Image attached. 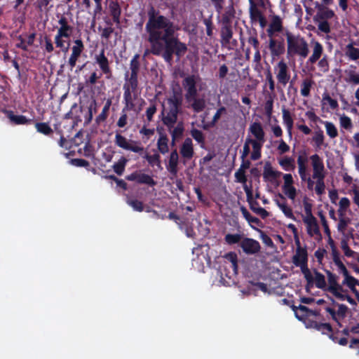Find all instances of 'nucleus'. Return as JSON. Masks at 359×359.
<instances>
[{
    "label": "nucleus",
    "instance_id": "nucleus-35",
    "mask_svg": "<svg viewBox=\"0 0 359 359\" xmlns=\"http://www.w3.org/2000/svg\"><path fill=\"white\" fill-rule=\"evenodd\" d=\"M278 163L285 171L294 170L295 168L294 159L292 157L284 156L278 160Z\"/></svg>",
    "mask_w": 359,
    "mask_h": 359
},
{
    "label": "nucleus",
    "instance_id": "nucleus-37",
    "mask_svg": "<svg viewBox=\"0 0 359 359\" xmlns=\"http://www.w3.org/2000/svg\"><path fill=\"white\" fill-rule=\"evenodd\" d=\"M183 97L181 90L174 91L172 96L168 98L167 104L182 107Z\"/></svg>",
    "mask_w": 359,
    "mask_h": 359
},
{
    "label": "nucleus",
    "instance_id": "nucleus-2",
    "mask_svg": "<svg viewBox=\"0 0 359 359\" xmlns=\"http://www.w3.org/2000/svg\"><path fill=\"white\" fill-rule=\"evenodd\" d=\"M287 57L288 59L298 55L306 58L309 53V44L305 39L299 35H294L291 32H286Z\"/></svg>",
    "mask_w": 359,
    "mask_h": 359
},
{
    "label": "nucleus",
    "instance_id": "nucleus-3",
    "mask_svg": "<svg viewBox=\"0 0 359 359\" xmlns=\"http://www.w3.org/2000/svg\"><path fill=\"white\" fill-rule=\"evenodd\" d=\"M315 5L317 12L313 16V21L318 23V28L320 32L328 34L331 32L328 20L333 18L335 13L332 9L323 4H320L318 1L316 2Z\"/></svg>",
    "mask_w": 359,
    "mask_h": 359
},
{
    "label": "nucleus",
    "instance_id": "nucleus-13",
    "mask_svg": "<svg viewBox=\"0 0 359 359\" xmlns=\"http://www.w3.org/2000/svg\"><path fill=\"white\" fill-rule=\"evenodd\" d=\"M269 48L273 58L279 57L285 51V46L283 40L278 41L270 38L269 41Z\"/></svg>",
    "mask_w": 359,
    "mask_h": 359
},
{
    "label": "nucleus",
    "instance_id": "nucleus-50",
    "mask_svg": "<svg viewBox=\"0 0 359 359\" xmlns=\"http://www.w3.org/2000/svg\"><path fill=\"white\" fill-rule=\"evenodd\" d=\"M190 134L191 137L199 144L203 145L205 144V135L202 131L196 129L192 128L190 131Z\"/></svg>",
    "mask_w": 359,
    "mask_h": 359
},
{
    "label": "nucleus",
    "instance_id": "nucleus-28",
    "mask_svg": "<svg viewBox=\"0 0 359 359\" xmlns=\"http://www.w3.org/2000/svg\"><path fill=\"white\" fill-rule=\"evenodd\" d=\"M323 53V45L318 41L313 42V53L307 60V63L314 64L320 60Z\"/></svg>",
    "mask_w": 359,
    "mask_h": 359
},
{
    "label": "nucleus",
    "instance_id": "nucleus-24",
    "mask_svg": "<svg viewBox=\"0 0 359 359\" xmlns=\"http://www.w3.org/2000/svg\"><path fill=\"white\" fill-rule=\"evenodd\" d=\"M327 277L329 285L326 287V290L332 293L336 290H342V285L338 283V276L329 270H325Z\"/></svg>",
    "mask_w": 359,
    "mask_h": 359
},
{
    "label": "nucleus",
    "instance_id": "nucleus-42",
    "mask_svg": "<svg viewBox=\"0 0 359 359\" xmlns=\"http://www.w3.org/2000/svg\"><path fill=\"white\" fill-rule=\"evenodd\" d=\"M35 128L36 131L41 134L44 135H50L53 134V130L48 124V123L46 122H36L35 123Z\"/></svg>",
    "mask_w": 359,
    "mask_h": 359
},
{
    "label": "nucleus",
    "instance_id": "nucleus-18",
    "mask_svg": "<svg viewBox=\"0 0 359 359\" xmlns=\"http://www.w3.org/2000/svg\"><path fill=\"white\" fill-rule=\"evenodd\" d=\"M249 131L262 146L265 142V133L260 122H253L249 128Z\"/></svg>",
    "mask_w": 359,
    "mask_h": 359
},
{
    "label": "nucleus",
    "instance_id": "nucleus-33",
    "mask_svg": "<svg viewBox=\"0 0 359 359\" xmlns=\"http://www.w3.org/2000/svg\"><path fill=\"white\" fill-rule=\"evenodd\" d=\"M283 123L285 125L288 133L290 136H292V130L293 128L294 121L291 116L290 111L285 108H283Z\"/></svg>",
    "mask_w": 359,
    "mask_h": 359
},
{
    "label": "nucleus",
    "instance_id": "nucleus-29",
    "mask_svg": "<svg viewBox=\"0 0 359 359\" xmlns=\"http://www.w3.org/2000/svg\"><path fill=\"white\" fill-rule=\"evenodd\" d=\"M308 262V252L306 248H297L295 254L292 257V263L297 264L299 263Z\"/></svg>",
    "mask_w": 359,
    "mask_h": 359
},
{
    "label": "nucleus",
    "instance_id": "nucleus-60",
    "mask_svg": "<svg viewBox=\"0 0 359 359\" xmlns=\"http://www.w3.org/2000/svg\"><path fill=\"white\" fill-rule=\"evenodd\" d=\"M348 55L352 60H356L359 59V48H355L351 44L347 46Z\"/></svg>",
    "mask_w": 359,
    "mask_h": 359
},
{
    "label": "nucleus",
    "instance_id": "nucleus-55",
    "mask_svg": "<svg viewBox=\"0 0 359 359\" xmlns=\"http://www.w3.org/2000/svg\"><path fill=\"white\" fill-rule=\"evenodd\" d=\"M144 158L147 161L150 165H156L160 166L161 165V156L158 153H155L153 155L146 154Z\"/></svg>",
    "mask_w": 359,
    "mask_h": 359
},
{
    "label": "nucleus",
    "instance_id": "nucleus-46",
    "mask_svg": "<svg viewBox=\"0 0 359 359\" xmlns=\"http://www.w3.org/2000/svg\"><path fill=\"white\" fill-rule=\"evenodd\" d=\"M276 204L282 210L285 217L296 221V217H294L292 212V210L290 207L287 206L285 203H280L278 200L276 201Z\"/></svg>",
    "mask_w": 359,
    "mask_h": 359
},
{
    "label": "nucleus",
    "instance_id": "nucleus-59",
    "mask_svg": "<svg viewBox=\"0 0 359 359\" xmlns=\"http://www.w3.org/2000/svg\"><path fill=\"white\" fill-rule=\"evenodd\" d=\"M317 330L322 332L323 334L330 335L333 330L330 323H320L318 327H317Z\"/></svg>",
    "mask_w": 359,
    "mask_h": 359
},
{
    "label": "nucleus",
    "instance_id": "nucleus-51",
    "mask_svg": "<svg viewBox=\"0 0 359 359\" xmlns=\"http://www.w3.org/2000/svg\"><path fill=\"white\" fill-rule=\"evenodd\" d=\"M264 109L265 114L270 118L272 115L273 109V97L272 95H270L269 98L266 100L264 104Z\"/></svg>",
    "mask_w": 359,
    "mask_h": 359
},
{
    "label": "nucleus",
    "instance_id": "nucleus-20",
    "mask_svg": "<svg viewBox=\"0 0 359 359\" xmlns=\"http://www.w3.org/2000/svg\"><path fill=\"white\" fill-rule=\"evenodd\" d=\"M108 10L114 23L119 25L121 23L120 18L121 8L117 1L110 0L109 1Z\"/></svg>",
    "mask_w": 359,
    "mask_h": 359
},
{
    "label": "nucleus",
    "instance_id": "nucleus-32",
    "mask_svg": "<svg viewBox=\"0 0 359 359\" xmlns=\"http://www.w3.org/2000/svg\"><path fill=\"white\" fill-rule=\"evenodd\" d=\"M111 104H112L111 99V98L107 99L104 104V107L102 108L101 113L95 118V122L97 124L104 122L107 120V118L109 116V111L110 107L111 106Z\"/></svg>",
    "mask_w": 359,
    "mask_h": 359
},
{
    "label": "nucleus",
    "instance_id": "nucleus-6",
    "mask_svg": "<svg viewBox=\"0 0 359 359\" xmlns=\"http://www.w3.org/2000/svg\"><path fill=\"white\" fill-rule=\"evenodd\" d=\"M72 53L67 61V65L70 69L76 67V62L85 50L83 42L81 39H78L74 41V45L72 48Z\"/></svg>",
    "mask_w": 359,
    "mask_h": 359
},
{
    "label": "nucleus",
    "instance_id": "nucleus-17",
    "mask_svg": "<svg viewBox=\"0 0 359 359\" xmlns=\"http://www.w3.org/2000/svg\"><path fill=\"white\" fill-rule=\"evenodd\" d=\"M3 112L6 115L7 118L15 125H29L33 123L34 120L27 118L23 115H15L13 111L4 109Z\"/></svg>",
    "mask_w": 359,
    "mask_h": 359
},
{
    "label": "nucleus",
    "instance_id": "nucleus-25",
    "mask_svg": "<svg viewBox=\"0 0 359 359\" xmlns=\"http://www.w3.org/2000/svg\"><path fill=\"white\" fill-rule=\"evenodd\" d=\"M240 210H241V212L243 217L248 221V222L249 223L250 226L254 229L259 231L256 226H254V224L257 226L262 227L263 224L261 222V220L257 217H253L248 212V210H247V208L245 207L241 206Z\"/></svg>",
    "mask_w": 359,
    "mask_h": 359
},
{
    "label": "nucleus",
    "instance_id": "nucleus-4",
    "mask_svg": "<svg viewBox=\"0 0 359 359\" xmlns=\"http://www.w3.org/2000/svg\"><path fill=\"white\" fill-rule=\"evenodd\" d=\"M182 113V107L168 104V109L161 111L163 123L170 130L177 122L178 115Z\"/></svg>",
    "mask_w": 359,
    "mask_h": 359
},
{
    "label": "nucleus",
    "instance_id": "nucleus-22",
    "mask_svg": "<svg viewBox=\"0 0 359 359\" xmlns=\"http://www.w3.org/2000/svg\"><path fill=\"white\" fill-rule=\"evenodd\" d=\"M308 157L306 152L299 154L297 158L298 172L302 181H305L307 173Z\"/></svg>",
    "mask_w": 359,
    "mask_h": 359
},
{
    "label": "nucleus",
    "instance_id": "nucleus-36",
    "mask_svg": "<svg viewBox=\"0 0 359 359\" xmlns=\"http://www.w3.org/2000/svg\"><path fill=\"white\" fill-rule=\"evenodd\" d=\"M125 79L126 83L124 84H127L128 86L131 87L133 90L138 89V73L130 72L129 76L128 72H126Z\"/></svg>",
    "mask_w": 359,
    "mask_h": 359
},
{
    "label": "nucleus",
    "instance_id": "nucleus-11",
    "mask_svg": "<svg viewBox=\"0 0 359 359\" xmlns=\"http://www.w3.org/2000/svg\"><path fill=\"white\" fill-rule=\"evenodd\" d=\"M310 159L313 167L312 178H325V166L322 158L316 154L311 156Z\"/></svg>",
    "mask_w": 359,
    "mask_h": 359
},
{
    "label": "nucleus",
    "instance_id": "nucleus-61",
    "mask_svg": "<svg viewBox=\"0 0 359 359\" xmlns=\"http://www.w3.org/2000/svg\"><path fill=\"white\" fill-rule=\"evenodd\" d=\"M318 67L323 73H327L329 72L330 65L326 55H325L318 61Z\"/></svg>",
    "mask_w": 359,
    "mask_h": 359
},
{
    "label": "nucleus",
    "instance_id": "nucleus-26",
    "mask_svg": "<svg viewBox=\"0 0 359 359\" xmlns=\"http://www.w3.org/2000/svg\"><path fill=\"white\" fill-rule=\"evenodd\" d=\"M303 221L306 225L307 233L309 236L320 235V228L315 217L313 219H310V218H303Z\"/></svg>",
    "mask_w": 359,
    "mask_h": 359
},
{
    "label": "nucleus",
    "instance_id": "nucleus-7",
    "mask_svg": "<svg viewBox=\"0 0 359 359\" xmlns=\"http://www.w3.org/2000/svg\"><path fill=\"white\" fill-rule=\"evenodd\" d=\"M274 71L278 83L285 86L290 79V73L286 62L283 60L279 61L274 67Z\"/></svg>",
    "mask_w": 359,
    "mask_h": 359
},
{
    "label": "nucleus",
    "instance_id": "nucleus-44",
    "mask_svg": "<svg viewBox=\"0 0 359 359\" xmlns=\"http://www.w3.org/2000/svg\"><path fill=\"white\" fill-rule=\"evenodd\" d=\"M292 310L294 311V312L295 313V316L299 320H302L303 318H304L305 316H308V314H309V310H310L306 306H303V305H301V304L299 306H296L294 305H292Z\"/></svg>",
    "mask_w": 359,
    "mask_h": 359
},
{
    "label": "nucleus",
    "instance_id": "nucleus-43",
    "mask_svg": "<svg viewBox=\"0 0 359 359\" xmlns=\"http://www.w3.org/2000/svg\"><path fill=\"white\" fill-rule=\"evenodd\" d=\"M314 284L316 287L326 290L327 284L325 276L318 271L316 269L314 270Z\"/></svg>",
    "mask_w": 359,
    "mask_h": 359
},
{
    "label": "nucleus",
    "instance_id": "nucleus-21",
    "mask_svg": "<svg viewBox=\"0 0 359 359\" xmlns=\"http://www.w3.org/2000/svg\"><path fill=\"white\" fill-rule=\"evenodd\" d=\"M223 25L221 29L222 40L225 43H229L230 40L233 36V31L231 25H229V20L226 16H223Z\"/></svg>",
    "mask_w": 359,
    "mask_h": 359
},
{
    "label": "nucleus",
    "instance_id": "nucleus-9",
    "mask_svg": "<svg viewBox=\"0 0 359 359\" xmlns=\"http://www.w3.org/2000/svg\"><path fill=\"white\" fill-rule=\"evenodd\" d=\"M182 86L186 90L184 95L185 100L189 102L191 98L197 96L198 90L196 88V81L194 75H190L184 78L182 81Z\"/></svg>",
    "mask_w": 359,
    "mask_h": 359
},
{
    "label": "nucleus",
    "instance_id": "nucleus-16",
    "mask_svg": "<svg viewBox=\"0 0 359 359\" xmlns=\"http://www.w3.org/2000/svg\"><path fill=\"white\" fill-rule=\"evenodd\" d=\"M180 153L185 161L191 160L194 155L192 140L187 137L180 148Z\"/></svg>",
    "mask_w": 359,
    "mask_h": 359
},
{
    "label": "nucleus",
    "instance_id": "nucleus-30",
    "mask_svg": "<svg viewBox=\"0 0 359 359\" xmlns=\"http://www.w3.org/2000/svg\"><path fill=\"white\" fill-rule=\"evenodd\" d=\"M243 189L246 194L247 201L249 203L250 208L255 213L257 211L256 210L259 207V203L256 200L253 199L252 184H250V187L245 184V186H243Z\"/></svg>",
    "mask_w": 359,
    "mask_h": 359
},
{
    "label": "nucleus",
    "instance_id": "nucleus-54",
    "mask_svg": "<svg viewBox=\"0 0 359 359\" xmlns=\"http://www.w3.org/2000/svg\"><path fill=\"white\" fill-rule=\"evenodd\" d=\"M52 1L53 0H36V8L41 12L48 11L50 8L53 7V6L48 7Z\"/></svg>",
    "mask_w": 359,
    "mask_h": 359
},
{
    "label": "nucleus",
    "instance_id": "nucleus-56",
    "mask_svg": "<svg viewBox=\"0 0 359 359\" xmlns=\"http://www.w3.org/2000/svg\"><path fill=\"white\" fill-rule=\"evenodd\" d=\"M351 219L349 217H343L339 219L337 224V230L341 233H344L346 228L349 224H351Z\"/></svg>",
    "mask_w": 359,
    "mask_h": 359
},
{
    "label": "nucleus",
    "instance_id": "nucleus-12",
    "mask_svg": "<svg viewBox=\"0 0 359 359\" xmlns=\"http://www.w3.org/2000/svg\"><path fill=\"white\" fill-rule=\"evenodd\" d=\"M283 173L278 170H274L270 162H266L264 166L263 178L265 182H269L271 184L279 185L277 179L279 178Z\"/></svg>",
    "mask_w": 359,
    "mask_h": 359
},
{
    "label": "nucleus",
    "instance_id": "nucleus-58",
    "mask_svg": "<svg viewBox=\"0 0 359 359\" xmlns=\"http://www.w3.org/2000/svg\"><path fill=\"white\" fill-rule=\"evenodd\" d=\"M358 285H359V280L350 274L345 276L344 280L342 281V285H346L347 287H353Z\"/></svg>",
    "mask_w": 359,
    "mask_h": 359
},
{
    "label": "nucleus",
    "instance_id": "nucleus-8",
    "mask_svg": "<svg viewBox=\"0 0 359 359\" xmlns=\"http://www.w3.org/2000/svg\"><path fill=\"white\" fill-rule=\"evenodd\" d=\"M95 61L98 65L102 74L105 75L106 79H111L112 70L110 67L109 61L105 55L104 49H102L99 54L95 55Z\"/></svg>",
    "mask_w": 359,
    "mask_h": 359
},
{
    "label": "nucleus",
    "instance_id": "nucleus-27",
    "mask_svg": "<svg viewBox=\"0 0 359 359\" xmlns=\"http://www.w3.org/2000/svg\"><path fill=\"white\" fill-rule=\"evenodd\" d=\"M250 17L252 21H259L262 27L266 25V20L263 16L261 11L257 8L256 4H251L250 6Z\"/></svg>",
    "mask_w": 359,
    "mask_h": 359
},
{
    "label": "nucleus",
    "instance_id": "nucleus-23",
    "mask_svg": "<svg viewBox=\"0 0 359 359\" xmlns=\"http://www.w3.org/2000/svg\"><path fill=\"white\" fill-rule=\"evenodd\" d=\"M58 23L60 27L57 34L65 36V39H69L72 35L73 27L69 25L67 18L63 15L59 19Z\"/></svg>",
    "mask_w": 359,
    "mask_h": 359
},
{
    "label": "nucleus",
    "instance_id": "nucleus-45",
    "mask_svg": "<svg viewBox=\"0 0 359 359\" xmlns=\"http://www.w3.org/2000/svg\"><path fill=\"white\" fill-rule=\"evenodd\" d=\"M243 236L240 233H227L224 236V241L228 245H234L239 243L243 240Z\"/></svg>",
    "mask_w": 359,
    "mask_h": 359
},
{
    "label": "nucleus",
    "instance_id": "nucleus-57",
    "mask_svg": "<svg viewBox=\"0 0 359 359\" xmlns=\"http://www.w3.org/2000/svg\"><path fill=\"white\" fill-rule=\"evenodd\" d=\"M323 102H327L333 110L337 109L339 107L337 101L332 99L327 93L323 94Z\"/></svg>",
    "mask_w": 359,
    "mask_h": 359
},
{
    "label": "nucleus",
    "instance_id": "nucleus-14",
    "mask_svg": "<svg viewBox=\"0 0 359 359\" xmlns=\"http://www.w3.org/2000/svg\"><path fill=\"white\" fill-rule=\"evenodd\" d=\"M123 100L126 109H132L135 107L134 100L137 98V90H133L131 87L128 86L127 84H123Z\"/></svg>",
    "mask_w": 359,
    "mask_h": 359
},
{
    "label": "nucleus",
    "instance_id": "nucleus-1",
    "mask_svg": "<svg viewBox=\"0 0 359 359\" xmlns=\"http://www.w3.org/2000/svg\"><path fill=\"white\" fill-rule=\"evenodd\" d=\"M178 30L180 27L177 25L151 8L148 11V20L145 25L150 49L145 50L144 56L151 53L161 56L168 63L172 61L174 55L178 58L182 57L187 51V46L175 36Z\"/></svg>",
    "mask_w": 359,
    "mask_h": 359
},
{
    "label": "nucleus",
    "instance_id": "nucleus-41",
    "mask_svg": "<svg viewBox=\"0 0 359 359\" xmlns=\"http://www.w3.org/2000/svg\"><path fill=\"white\" fill-rule=\"evenodd\" d=\"M177 126L169 130V131L171 133L172 142H174L177 138L180 137L182 136L184 127V123L183 121H179L177 122Z\"/></svg>",
    "mask_w": 359,
    "mask_h": 359
},
{
    "label": "nucleus",
    "instance_id": "nucleus-19",
    "mask_svg": "<svg viewBox=\"0 0 359 359\" xmlns=\"http://www.w3.org/2000/svg\"><path fill=\"white\" fill-rule=\"evenodd\" d=\"M244 144H247V146L252 145V152L250 155L251 160L257 161L262 157V148L263 146L257 140L247 137Z\"/></svg>",
    "mask_w": 359,
    "mask_h": 359
},
{
    "label": "nucleus",
    "instance_id": "nucleus-39",
    "mask_svg": "<svg viewBox=\"0 0 359 359\" xmlns=\"http://www.w3.org/2000/svg\"><path fill=\"white\" fill-rule=\"evenodd\" d=\"M313 84L314 81L312 79H304L301 85V95L303 97H309L310 95L311 89Z\"/></svg>",
    "mask_w": 359,
    "mask_h": 359
},
{
    "label": "nucleus",
    "instance_id": "nucleus-34",
    "mask_svg": "<svg viewBox=\"0 0 359 359\" xmlns=\"http://www.w3.org/2000/svg\"><path fill=\"white\" fill-rule=\"evenodd\" d=\"M312 141L314 142L315 146L318 148H321L323 146H327V144H325L324 133L320 128H318V130L314 132Z\"/></svg>",
    "mask_w": 359,
    "mask_h": 359
},
{
    "label": "nucleus",
    "instance_id": "nucleus-10",
    "mask_svg": "<svg viewBox=\"0 0 359 359\" xmlns=\"http://www.w3.org/2000/svg\"><path fill=\"white\" fill-rule=\"evenodd\" d=\"M240 247L243 252L248 255H255L261 250L259 243L251 238H243L240 242Z\"/></svg>",
    "mask_w": 359,
    "mask_h": 359
},
{
    "label": "nucleus",
    "instance_id": "nucleus-64",
    "mask_svg": "<svg viewBox=\"0 0 359 359\" xmlns=\"http://www.w3.org/2000/svg\"><path fill=\"white\" fill-rule=\"evenodd\" d=\"M235 177L236 179V181L240 183H243V186L246 184L247 182V177L245 175V171L239 168L236 172H235Z\"/></svg>",
    "mask_w": 359,
    "mask_h": 359
},
{
    "label": "nucleus",
    "instance_id": "nucleus-48",
    "mask_svg": "<svg viewBox=\"0 0 359 359\" xmlns=\"http://www.w3.org/2000/svg\"><path fill=\"white\" fill-rule=\"evenodd\" d=\"M324 125L326 129V133L330 138L333 139L338 136V130L333 123L325 121Z\"/></svg>",
    "mask_w": 359,
    "mask_h": 359
},
{
    "label": "nucleus",
    "instance_id": "nucleus-63",
    "mask_svg": "<svg viewBox=\"0 0 359 359\" xmlns=\"http://www.w3.org/2000/svg\"><path fill=\"white\" fill-rule=\"evenodd\" d=\"M226 112V109L225 107H219L216 113L215 114V115L213 116L212 117V121L210 122V126H214L216 123L219 121V119L220 118L221 116L223 114H225Z\"/></svg>",
    "mask_w": 359,
    "mask_h": 359
},
{
    "label": "nucleus",
    "instance_id": "nucleus-49",
    "mask_svg": "<svg viewBox=\"0 0 359 359\" xmlns=\"http://www.w3.org/2000/svg\"><path fill=\"white\" fill-rule=\"evenodd\" d=\"M138 184H147L150 187H154L156 184V182L153 179V177L151 175L145 173H140Z\"/></svg>",
    "mask_w": 359,
    "mask_h": 359
},
{
    "label": "nucleus",
    "instance_id": "nucleus-5",
    "mask_svg": "<svg viewBox=\"0 0 359 359\" xmlns=\"http://www.w3.org/2000/svg\"><path fill=\"white\" fill-rule=\"evenodd\" d=\"M114 142L116 146L125 150L140 154L144 151V147L140 145L137 142L131 141L133 144H130L126 137L118 133L115 135Z\"/></svg>",
    "mask_w": 359,
    "mask_h": 359
},
{
    "label": "nucleus",
    "instance_id": "nucleus-31",
    "mask_svg": "<svg viewBox=\"0 0 359 359\" xmlns=\"http://www.w3.org/2000/svg\"><path fill=\"white\" fill-rule=\"evenodd\" d=\"M282 29V20L279 16L276 15L273 18L272 21L267 29L268 35L271 37L275 32H280Z\"/></svg>",
    "mask_w": 359,
    "mask_h": 359
},
{
    "label": "nucleus",
    "instance_id": "nucleus-15",
    "mask_svg": "<svg viewBox=\"0 0 359 359\" xmlns=\"http://www.w3.org/2000/svg\"><path fill=\"white\" fill-rule=\"evenodd\" d=\"M179 154L176 149L171 151L168 157V163L166 169L172 176H177L178 173Z\"/></svg>",
    "mask_w": 359,
    "mask_h": 359
},
{
    "label": "nucleus",
    "instance_id": "nucleus-52",
    "mask_svg": "<svg viewBox=\"0 0 359 359\" xmlns=\"http://www.w3.org/2000/svg\"><path fill=\"white\" fill-rule=\"evenodd\" d=\"M133 110L132 109H126L125 107L123 108L121 111V116L118 118V120L116 122V126L118 128H124L128 124V115L126 114L127 111Z\"/></svg>",
    "mask_w": 359,
    "mask_h": 359
},
{
    "label": "nucleus",
    "instance_id": "nucleus-62",
    "mask_svg": "<svg viewBox=\"0 0 359 359\" xmlns=\"http://www.w3.org/2000/svg\"><path fill=\"white\" fill-rule=\"evenodd\" d=\"M284 194L290 199H294L297 195V191L293 185L289 187H283Z\"/></svg>",
    "mask_w": 359,
    "mask_h": 359
},
{
    "label": "nucleus",
    "instance_id": "nucleus-40",
    "mask_svg": "<svg viewBox=\"0 0 359 359\" xmlns=\"http://www.w3.org/2000/svg\"><path fill=\"white\" fill-rule=\"evenodd\" d=\"M190 102H192L190 107L196 113H199L203 111L205 107V101L203 98H197L196 97H194L191 99Z\"/></svg>",
    "mask_w": 359,
    "mask_h": 359
},
{
    "label": "nucleus",
    "instance_id": "nucleus-38",
    "mask_svg": "<svg viewBox=\"0 0 359 359\" xmlns=\"http://www.w3.org/2000/svg\"><path fill=\"white\" fill-rule=\"evenodd\" d=\"M168 138L166 135L161 134L157 142V147L160 153L165 154L169 151Z\"/></svg>",
    "mask_w": 359,
    "mask_h": 359
},
{
    "label": "nucleus",
    "instance_id": "nucleus-53",
    "mask_svg": "<svg viewBox=\"0 0 359 359\" xmlns=\"http://www.w3.org/2000/svg\"><path fill=\"white\" fill-rule=\"evenodd\" d=\"M139 59H140V55L137 53L135 54L131 59V60L130 62V69L131 71L130 72L139 74L140 67V63Z\"/></svg>",
    "mask_w": 359,
    "mask_h": 359
},
{
    "label": "nucleus",
    "instance_id": "nucleus-47",
    "mask_svg": "<svg viewBox=\"0 0 359 359\" xmlns=\"http://www.w3.org/2000/svg\"><path fill=\"white\" fill-rule=\"evenodd\" d=\"M128 160L122 156L117 163H115L113 165L114 171L118 175H121L124 170Z\"/></svg>",
    "mask_w": 359,
    "mask_h": 359
}]
</instances>
